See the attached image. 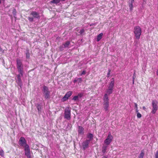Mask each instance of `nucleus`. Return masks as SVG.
<instances>
[{"instance_id":"nucleus-11","label":"nucleus","mask_w":158,"mask_h":158,"mask_svg":"<svg viewBox=\"0 0 158 158\" xmlns=\"http://www.w3.org/2000/svg\"><path fill=\"white\" fill-rule=\"evenodd\" d=\"M90 143V140L87 139L84 141L82 144V148L83 150H85L89 147V145Z\"/></svg>"},{"instance_id":"nucleus-46","label":"nucleus","mask_w":158,"mask_h":158,"mask_svg":"<svg viewBox=\"0 0 158 158\" xmlns=\"http://www.w3.org/2000/svg\"><path fill=\"white\" fill-rule=\"evenodd\" d=\"M134 77H133V84L134 83Z\"/></svg>"},{"instance_id":"nucleus-20","label":"nucleus","mask_w":158,"mask_h":158,"mask_svg":"<svg viewBox=\"0 0 158 158\" xmlns=\"http://www.w3.org/2000/svg\"><path fill=\"white\" fill-rule=\"evenodd\" d=\"M104 105H105L104 108L106 111L108 110V108L109 106V102H104Z\"/></svg>"},{"instance_id":"nucleus-34","label":"nucleus","mask_w":158,"mask_h":158,"mask_svg":"<svg viewBox=\"0 0 158 158\" xmlns=\"http://www.w3.org/2000/svg\"><path fill=\"white\" fill-rule=\"evenodd\" d=\"M86 73V71L85 70H83L81 73H80V76H82L83 75L85 74Z\"/></svg>"},{"instance_id":"nucleus-26","label":"nucleus","mask_w":158,"mask_h":158,"mask_svg":"<svg viewBox=\"0 0 158 158\" xmlns=\"http://www.w3.org/2000/svg\"><path fill=\"white\" fill-rule=\"evenodd\" d=\"M0 155L2 157H3L4 156V151L2 149H0Z\"/></svg>"},{"instance_id":"nucleus-37","label":"nucleus","mask_w":158,"mask_h":158,"mask_svg":"<svg viewBox=\"0 0 158 158\" xmlns=\"http://www.w3.org/2000/svg\"><path fill=\"white\" fill-rule=\"evenodd\" d=\"M146 2H145L143 1V2L142 3L141 5H142V6H143L144 5L146 4Z\"/></svg>"},{"instance_id":"nucleus-17","label":"nucleus","mask_w":158,"mask_h":158,"mask_svg":"<svg viewBox=\"0 0 158 158\" xmlns=\"http://www.w3.org/2000/svg\"><path fill=\"white\" fill-rule=\"evenodd\" d=\"M107 94L106 93V94H105L104 97H103V100L104 101V102H109V99H108V97L107 95Z\"/></svg>"},{"instance_id":"nucleus-23","label":"nucleus","mask_w":158,"mask_h":158,"mask_svg":"<svg viewBox=\"0 0 158 158\" xmlns=\"http://www.w3.org/2000/svg\"><path fill=\"white\" fill-rule=\"evenodd\" d=\"M60 0H52L50 1L51 3H54L57 5L60 2Z\"/></svg>"},{"instance_id":"nucleus-3","label":"nucleus","mask_w":158,"mask_h":158,"mask_svg":"<svg viewBox=\"0 0 158 158\" xmlns=\"http://www.w3.org/2000/svg\"><path fill=\"white\" fill-rule=\"evenodd\" d=\"M134 33L136 39L138 40L139 39L142 33L140 27L139 26L135 27L134 28Z\"/></svg>"},{"instance_id":"nucleus-31","label":"nucleus","mask_w":158,"mask_h":158,"mask_svg":"<svg viewBox=\"0 0 158 158\" xmlns=\"http://www.w3.org/2000/svg\"><path fill=\"white\" fill-rule=\"evenodd\" d=\"M77 81L79 83H81L82 80L81 78H77Z\"/></svg>"},{"instance_id":"nucleus-16","label":"nucleus","mask_w":158,"mask_h":158,"mask_svg":"<svg viewBox=\"0 0 158 158\" xmlns=\"http://www.w3.org/2000/svg\"><path fill=\"white\" fill-rule=\"evenodd\" d=\"M84 129L81 126L78 127V132L79 134L83 135L84 133Z\"/></svg>"},{"instance_id":"nucleus-12","label":"nucleus","mask_w":158,"mask_h":158,"mask_svg":"<svg viewBox=\"0 0 158 158\" xmlns=\"http://www.w3.org/2000/svg\"><path fill=\"white\" fill-rule=\"evenodd\" d=\"M30 15H31L34 19H39L40 18V16L39 13L36 11H32Z\"/></svg>"},{"instance_id":"nucleus-19","label":"nucleus","mask_w":158,"mask_h":158,"mask_svg":"<svg viewBox=\"0 0 158 158\" xmlns=\"http://www.w3.org/2000/svg\"><path fill=\"white\" fill-rule=\"evenodd\" d=\"M103 35L102 33H101L97 35V41H99L102 38Z\"/></svg>"},{"instance_id":"nucleus-21","label":"nucleus","mask_w":158,"mask_h":158,"mask_svg":"<svg viewBox=\"0 0 158 158\" xmlns=\"http://www.w3.org/2000/svg\"><path fill=\"white\" fill-rule=\"evenodd\" d=\"M108 148L107 145H104L102 147V152L104 154L106 152V151L107 149Z\"/></svg>"},{"instance_id":"nucleus-35","label":"nucleus","mask_w":158,"mask_h":158,"mask_svg":"<svg viewBox=\"0 0 158 158\" xmlns=\"http://www.w3.org/2000/svg\"><path fill=\"white\" fill-rule=\"evenodd\" d=\"M12 13L14 15H16V11L15 9H14L13 10Z\"/></svg>"},{"instance_id":"nucleus-33","label":"nucleus","mask_w":158,"mask_h":158,"mask_svg":"<svg viewBox=\"0 0 158 158\" xmlns=\"http://www.w3.org/2000/svg\"><path fill=\"white\" fill-rule=\"evenodd\" d=\"M155 157L156 158H158V150L155 154Z\"/></svg>"},{"instance_id":"nucleus-32","label":"nucleus","mask_w":158,"mask_h":158,"mask_svg":"<svg viewBox=\"0 0 158 158\" xmlns=\"http://www.w3.org/2000/svg\"><path fill=\"white\" fill-rule=\"evenodd\" d=\"M137 116L138 118H140L142 117V115L140 113H139V112H138L137 113Z\"/></svg>"},{"instance_id":"nucleus-5","label":"nucleus","mask_w":158,"mask_h":158,"mask_svg":"<svg viewBox=\"0 0 158 158\" xmlns=\"http://www.w3.org/2000/svg\"><path fill=\"white\" fill-rule=\"evenodd\" d=\"M64 117L68 120L71 118V109L69 107H66L64 111Z\"/></svg>"},{"instance_id":"nucleus-41","label":"nucleus","mask_w":158,"mask_h":158,"mask_svg":"<svg viewBox=\"0 0 158 158\" xmlns=\"http://www.w3.org/2000/svg\"><path fill=\"white\" fill-rule=\"evenodd\" d=\"M102 158H107V156H104Z\"/></svg>"},{"instance_id":"nucleus-18","label":"nucleus","mask_w":158,"mask_h":158,"mask_svg":"<svg viewBox=\"0 0 158 158\" xmlns=\"http://www.w3.org/2000/svg\"><path fill=\"white\" fill-rule=\"evenodd\" d=\"M37 109L38 110V113L40 114L41 112L42 108L41 105L39 104H38L37 106Z\"/></svg>"},{"instance_id":"nucleus-42","label":"nucleus","mask_w":158,"mask_h":158,"mask_svg":"<svg viewBox=\"0 0 158 158\" xmlns=\"http://www.w3.org/2000/svg\"><path fill=\"white\" fill-rule=\"evenodd\" d=\"M2 51V49L1 48V47L0 46V52H1Z\"/></svg>"},{"instance_id":"nucleus-13","label":"nucleus","mask_w":158,"mask_h":158,"mask_svg":"<svg viewBox=\"0 0 158 158\" xmlns=\"http://www.w3.org/2000/svg\"><path fill=\"white\" fill-rule=\"evenodd\" d=\"M152 106L153 107L152 109V114H155L157 110V104L154 101L152 102Z\"/></svg>"},{"instance_id":"nucleus-2","label":"nucleus","mask_w":158,"mask_h":158,"mask_svg":"<svg viewBox=\"0 0 158 158\" xmlns=\"http://www.w3.org/2000/svg\"><path fill=\"white\" fill-rule=\"evenodd\" d=\"M114 78H112L110 80L108 89H106V92L108 94H110L113 93L114 86Z\"/></svg>"},{"instance_id":"nucleus-29","label":"nucleus","mask_w":158,"mask_h":158,"mask_svg":"<svg viewBox=\"0 0 158 158\" xmlns=\"http://www.w3.org/2000/svg\"><path fill=\"white\" fill-rule=\"evenodd\" d=\"M84 32L85 30L84 29H82L80 30L79 33L81 35H83L84 34Z\"/></svg>"},{"instance_id":"nucleus-24","label":"nucleus","mask_w":158,"mask_h":158,"mask_svg":"<svg viewBox=\"0 0 158 158\" xmlns=\"http://www.w3.org/2000/svg\"><path fill=\"white\" fill-rule=\"evenodd\" d=\"M87 137L89 139H88V140H89L90 141L93 139V135L92 134L89 133L87 135Z\"/></svg>"},{"instance_id":"nucleus-38","label":"nucleus","mask_w":158,"mask_h":158,"mask_svg":"<svg viewBox=\"0 0 158 158\" xmlns=\"http://www.w3.org/2000/svg\"><path fill=\"white\" fill-rule=\"evenodd\" d=\"M96 25V23H92V24H91L90 25V27H91V26H93L94 25Z\"/></svg>"},{"instance_id":"nucleus-25","label":"nucleus","mask_w":158,"mask_h":158,"mask_svg":"<svg viewBox=\"0 0 158 158\" xmlns=\"http://www.w3.org/2000/svg\"><path fill=\"white\" fill-rule=\"evenodd\" d=\"M78 99H79V97H78V96H74L72 99V100L74 101L78 100Z\"/></svg>"},{"instance_id":"nucleus-15","label":"nucleus","mask_w":158,"mask_h":158,"mask_svg":"<svg viewBox=\"0 0 158 158\" xmlns=\"http://www.w3.org/2000/svg\"><path fill=\"white\" fill-rule=\"evenodd\" d=\"M21 76H22L20 73L17 75V82L20 87L22 85V81L21 79Z\"/></svg>"},{"instance_id":"nucleus-1","label":"nucleus","mask_w":158,"mask_h":158,"mask_svg":"<svg viewBox=\"0 0 158 158\" xmlns=\"http://www.w3.org/2000/svg\"><path fill=\"white\" fill-rule=\"evenodd\" d=\"M16 65L18 72L23 77L24 73L23 67L21 60L19 58L16 59Z\"/></svg>"},{"instance_id":"nucleus-8","label":"nucleus","mask_w":158,"mask_h":158,"mask_svg":"<svg viewBox=\"0 0 158 158\" xmlns=\"http://www.w3.org/2000/svg\"><path fill=\"white\" fill-rule=\"evenodd\" d=\"M70 44V42L69 41H67L65 43L63 44L62 45L60 46L59 49L60 51H62L64 50V48H70L69 45Z\"/></svg>"},{"instance_id":"nucleus-9","label":"nucleus","mask_w":158,"mask_h":158,"mask_svg":"<svg viewBox=\"0 0 158 158\" xmlns=\"http://www.w3.org/2000/svg\"><path fill=\"white\" fill-rule=\"evenodd\" d=\"M73 93L71 91H69L66 93L64 97L61 99V101L63 102L67 100L72 95Z\"/></svg>"},{"instance_id":"nucleus-10","label":"nucleus","mask_w":158,"mask_h":158,"mask_svg":"<svg viewBox=\"0 0 158 158\" xmlns=\"http://www.w3.org/2000/svg\"><path fill=\"white\" fill-rule=\"evenodd\" d=\"M18 143L20 146L22 147L26 146V145H28L27 144L26 139L23 137H21L20 138Z\"/></svg>"},{"instance_id":"nucleus-48","label":"nucleus","mask_w":158,"mask_h":158,"mask_svg":"<svg viewBox=\"0 0 158 158\" xmlns=\"http://www.w3.org/2000/svg\"><path fill=\"white\" fill-rule=\"evenodd\" d=\"M1 0H0V4L1 3Z\"/></svg>"},{"instance_id":"nucleus-47","label":"nucleus","mask_w":158,"mask_h":158,"mask_svg":"<svg viewBox=\"0 0 158 158\" xmlns=\"http://www.w3.org/2000/svg\"><path fill=\"white\" fill-rule=\"evenodd\" d=\"M81 95V94H78V96H80V97H81V96L80 95Z\"/></svg>"},{"instance_id":"nucleus-22","label":"nucleus","mask_w":158,"mask_h":158,"mask_svg":"<svg viewBox=\"0 0 158 158\" xmlns=\"http://www.w3.org/2000/svg\"><path fill=\"white\" fill-rule=\"evenodd\" d=\"M144 155V151L143 150H142L141 151L140 153L138 156V158H143Z\"/></svg>"},{"instance_id":"nucleus-4","label":"nucleus","mask_w":158,"mask_h":158,"mask_svg":"<svg viewBox=\"0 0 158 158\" xmlns=\"http://www.w3.org/2000/svg\"><path fill=\"white\" fill-rule=\"evenodd\" d=\"M42 91L43 92L45 99H49L50 97V92L47 86L44 85L43 86Z\"/></svg>"},{"instance_id":"nucleus-36","label":"nucleus","mask_w":158,"mask_h":158,"mask_svg":"<svg viewBox=\"0 0 158 158\" xmlns=\"http://www.w3.org/2000/svg\"><path fill=\"white\" fill-rule=\"evenodd\" d=\"M77 82V78H76L75 79H74L73 81V82L74 83H75Z\"/></svg>"},{"instance_id":"nucleus-43","label":"nucleus","mask_w":158,"mask_h":158,"mask_svg":"<svg viewBox=\"0 0 158 158\" xmlns=\"http://www.w3.org/2000/svg\"><path fill=\"white\" fill-rule=\"evenodd\" d=\"M146 109V108L144 106H143V110H145Z\"/></svg>"},{"instance_id":"nucleus-30","label":"nucleus","mask_w":158,"mask_h":158,"mask_svg":"<svg viewBox=\"0 0 158 158\" xmlns=\"http://www.w3.org/2000/svg\"><path fill=\"white\" fill-rule=\"evenodd\" d=\"M110 72H111V70L110 69H109L108 70V73H107V77H109L110 74Z\"/></svg>"},{"instance_id":"nucleus-44","label":"nucleus","mask_w":158,"mask_h":158,"mask_svg":"<svg viewBox=\"0 0 158 158\" xmlns=\"http://www.w3.org/2000/svg\"><path fill=\"white\" fill-rule=\"evenodd\" d=\"M156 75L158 76V69L156 71Z\"/></svg>"},{"instance_id":"nucleus-40","label":"nucleus","mask_w":158,"mask_h":158,"mask_svg":"<svg viewBox=\"0 0 158 158\" xmlns=\"http://www.w3.org/2000/svg\"><path fill=\"white\" fill-rule=\"evenodd\" d=\"M135 107H136V108H138V107H137V105L136 103H135Z\"/></svg>"},{"instance_id":"nucleus-45","label":"nucleus","mask_w":158,"mask_h":158,"mask_svg":"<svg viewBox=\"0 0 158 158\" xmlns=\"http://www.w3.org/2000/svg\"><path fill=\"white\" fill-rule=\"evenodd\" d=\"M147 0H143V1L145 2H146Z\"/></svg>"},{"instance_id":"nucleus-7","label":"nucleus","mask_w":158,"mask_h":158,"mask_svg":"<svg viewBox=\"0 0 158 158\" xmlns=\"http://www.w3.org/2000/svg\"><path fill=\"white\" fill-rule=\"evenodd\" d=\"M24 150L25 156L27 158H31L30 148L28 145H26L24 147Z\"/></svg>"},{"instance_id":"nucleus-6","label":"nucleus","mask_w":158,"mask_h":158,"mask_svg":"<svg viewBox=\"0 0 158 158\" xmlns=\"http://www.w3.org/2000/svg\"><path fill=\"white\" fill-rule=\"evenodd\" d=\"M113 139V136L111 135L110 133L109 132L106 138L104 140V143L106 145H109Z\"/></svg>"},{"instance_id":"nucleus-28","label":"nucleus","mask_w":158,"mask_h":158,"mask_svg":"<svg viewBox=\"0 0 158 158\" xmlns=\"http://www.w3.org/2000/svg\"><path fill=\"white\" fill-rule=\"evenodd\" d=\"M34 18L32 17H28V19L29 21L31 22H32L34 21Z\"/></svg>"},{"instance_id":"nucleus-27","label":"nucleus","mask_w":158,"mask_h":158,"mask_svg":"<svg viewBox=\"0 0 158 158\" xmlns=\"http://www.w3.org/2000/svg\"><path fill=\"white\" fill-rule=\"evenodd\" d=\"M26 56L27 58H29L30 57V54L29 53V51L27 50L26 52Z\"/></svg>"},{"instance_id":"nucleus-39","label":"nucleus","mask_w":158,"mask_h":158,"mask_svg":"<svg viewBox=\"0 0 158 158\" xmlns=\"http://www.w3.org/2000/svg\"><path fill=\"white\" fill-rule=\"evenodd\" d=\"M136 113H137L139 112H138V108H136Z\"/></svg>"},{"instance_id":"nucleus-14","label":"nucleus","mask_w":158,"mask_h":158,"mask_svg":"<svg viewBox=\"0 0 158 158\" xmlns=\"http://www.w3.org/2000/svg\"><path fill=\"white\" fill-rule=\"evenodd\" d=\"M134 2V0H129L128 6L129 7L130 10L132 11L133 7V4Z\"/></svg>"}]
</instances>
